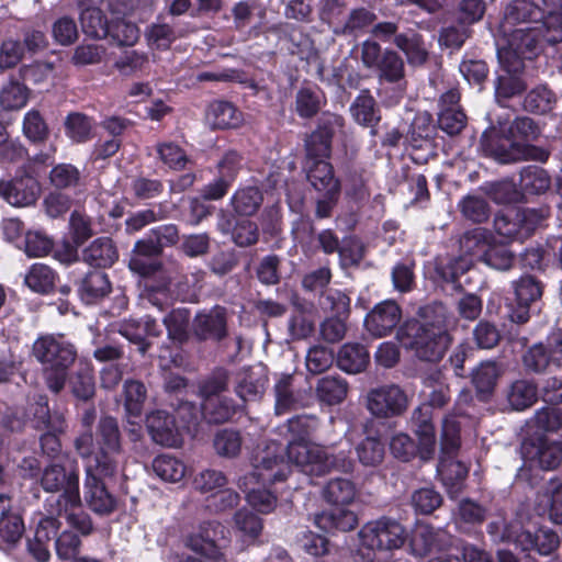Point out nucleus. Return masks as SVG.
Wrapping results in <instances>:
<instances>
[{
  "label": "nucleus",
  "instance_id": "6",
  "mask_svg": "<svg viewBox=\"0 0 562 562\" xmlns=\"http://www.w3.org/2000/svg\"><path fill=\"white\" fill-rule=\"evenodd\" d=\"M550 214L549 205L539 207L508 206L495 214L494 228L498 235L505 238L524 241L543 226Z\"/></svg>",
  "mask_w": 562,
  "mask_h": 562
},
{
  "label": "nucleus",
  "instance_id": "43",
  "mask_svg": "<svg viewBox=\"0 0 562 562\" xmlns=\"http://www.w3.org/2000/svg\"><path fill=\"white\" fill-rule=\"evenodd\" d=\"M538 387L532 381L516 380L507 393V401L515 411H524L537 402Z\"/></svg>",
  "mask_w": 562,
  "mask_h": 562
},
{
  "label": "nucleus",
  "instance_id": "18",
  "mask_svg": "<svg viewBox=\"0 0 562 562\" xmlns=\"http://www.w3.org/2000/svg\"><path fill=\"white\" fill-rule=\"evenodd\" d=\"M40 193L38 181L24 172L10 180H0V198L13 206H29L36 202Z\"/></svg>",
  "mask_w": 562,
  "mask_h": 562
},
{
  "label": "nucleus",
  "instance_id": "2",
  "mask_svg": "<svg viewBox=\"0 0 562 562\" xmlns=\"http://www.w3.org/2000/svg\"><path fill=\"white\" fill-rule=\"evenodd\" d=\"M78 453L88 458V464L105 476H115L122 457V440L119 423L112 416H103L98 422L94 435L86 432L75 440Z\"/></svg>",
  "mask_w": 562,
  "mask_h": 562
},
{
  "label": "nucleus",
  "instance_id": "35",
  "mask_svg": "<svg viewBox=\"0 0 562 562\" xmlns=\"http://www.w3.org/2000/svg\"><path fill=\"white\" fill-rule=\"evenodd\" d=\"M48 396L38 394L31 404L30 411L33 415L34 427L38 430L54 429L65 431L67 425L63 414L58 412L52 413L48 405Z\"/></svg>",
  "mask_w": 562,
  "mask_h": 562
},
{
  "label": "nucleus",
  "instance_id": "31",
  "mask_svg": "<svg viewBox=\"0 0 562 562\" xmlns=\"http://www.w3.org/2000/svg\"><path fill=\"white\" fill-rule=\"evenodd\" d=\"M335 135L334 125L326 121L318 124L305 139V159L304 162L312 160L329 159L331 155V144Z\"/></svg>",
  "mask_w": 562,
  "mask_h": 562
},
{
  "label": "nucleus",
  "instance_id": "52",
  "mask_svg": "<svg viewBox=\"0 0 562 562\" xmlns=\"http://www.w3.org/2000/svg\"><path fill=\"white\" fill-rule=\"evenodd\" d=\"M243 438L239 430L224 428L218 430L213 439L216 453L225 458H235L241 450Z\"/></svg>",
  "mask_w": 562,
  "mask_h": 562
},
{
  "label": "nucleus",
  "instance_id": "4",
  "mask_svg": "<svg viewBox=\"0 0 562 562\" xmlns=\"http://www.w3.org/2000/svg\"><path fill=\"white\" fill-rule=\"evenodd\" d=\"M179 238L176 224H162L150 228L134 244L128 260L130 270L143 278L154 277L162 269L159 258L164 248L175 246Z\"/></svg>",
  "mask_w": 562,
  "mask_h": 562
},
{
  "label": "nucleus",
  "instance_id": "44",
  "mask_svg": "<svg viewBox=\"0 0 562 562\" xmlns=\"http://www.w3.org/2000/svg\"><path fill=\"white\" fill-rule=\"evenodd\" d=\"M263 195L259 188L249 186L238 189L232 196L234 211L241 216H251L260 209Z\"/></svg>",
  "mask_w": 562,
  "mask_h": 562
},
{
  "label": "nucleus",
  "instance_id": "56",
  "mask_svg": "<svg viewBox=\"0 0 562 562\" xmlns=\"http://www.w3.org/2000/svg\"><path fill=\"white\" fill-rule=\"evenodd\" d=\"M358 459L364 467H376L384 458V443L375 437H366L356 448Z\"/></svg>",
  "mask_w": 562,
  "mask_h": 562
},
{
  "label": "nucleus",
  "instance_id": "64",
  "mask_svg": "<svg viewBox=\"0 0 562 562\" xmlns=\"http://www.w3.org/2000/svg\"><path fill=\"white\" fill-rule=\"evenodd\" d=\"M231 235L232 240L238 247L255 245L259 239L258 225L247 217L238 218L235 221Z\"/></svg>",
  "mask_w": 562,
  "mask_h": 562
},
{
  "label": "nucleus",
  "instance_id": "40",
  "mask_svg": "<svg viewBox=\"0 0 562 562\" xmlns=\"http://www.w3.org/2000/svg\"><path fill=\"white\" fill-rule=\"evenodd\" d=\"M316 396L327 405L340 404L348 393V382L339 375H325L317 381Z\"/></svg>",
  "mask_w": 562,
  "mask_h": 562
},
{
  "label": "nucleus",
  "instance_id": "45",
  "mask_svg": "<svg viewBox=\"0 0 562 562\" xmlns=\"http://www.w3.org/2000/svg\"><path fill=\"white\" fill-rule=\"evenodd\" d=\"M356 493V485L351 480L335 477L326 484L324 498L331 505L346 506L353 502Z\"/></svg>",
  "mask_w": 562,
  "mask_h": 562
},
{
  "label": "nucleus",
  "instance_id": "19",
  "mask_svg": "<svg viewBox=\"0 0 562 562\" xmlns=\"http://www.w3.org/2000/svg\"><path fill=\"white\" fill-rule=\"evenodd\" d=\"M524 456L536 461L546 471L557 469L562 462V443L552 441L544 435H538L525 440Z\"/></svg>",
  "mask_w": 562,
  "mask_h": 562
},
{
  "label": "nucleus",
  "instance_id": "9",
  "mask_svg": "<svg viewBox=\"0 0 562 562\" xmlns=\"http://www.w3.org/2000/svg\"><path fill=\"white\" fill-rule=\"evenodd\" d=\"M502 539L507 540L521 552L535 551L540 555H550L560 546V538L554 530L541 526L531 531L526 529L520 522L505 526Z\"/></svg>",
  "mask_w": 562,
  "mask_h": 562
},
{
  "label": "nucleus",
  "instance_id": "59",
  "mask_svg": "<svg viewBox=\"0 0 562 562\" xmlns=\"http://www.w3.org/2000/svg\"><path fill=\"white\" fill-rule=\"evenodd\" d=\"M462 215L473 223H484L488 220L491 207L488 202L476 195H467L459 203Z\"/></svg>",
  "mask_w": 562,
  "mask_h": 562
},
{
  "label": "nucleus",
  "instance_id": "58",
  "mask_svg": "<svg viewBox=\"0 0 562 562\" xmlns=\"http://www.w3.org/2000/svg\"><path fill=\"white\" fill-rule=\"evenodd\" d=\"M54 249V241L41 231H27L23 239V250L30 258L47 256Z\"/></svg>",
  "mask_w": 562,
  "mask_h": 562
},
{
  "label": "nucleus",
  "instance_id": "51",
  "mask_svg": "<svg viewBox=\"0 0 562 562\" xmlns=\"http://www.w3.org/2000/svg\"><path fill=\"white\" fill-rule=\"evenodd\" d=\"M93 120L86 114L71 112L65 121L66 135L76 143H86L92 138Z\"/></svg>",
  "mask_w": 562,
  "mask_h": 562
},
{
  "label": "nucleus",
  "instance_id": "41",
  "mask_svg": "<svg viewBox=\"0 0 562 562\" xmlns=\"http://www.w3.org/2000/svg\"><path fill=\"white\" fill-rule=\"evenodd\" d=\"M237 405L232 398L215 397L204 400L202 404V415L209 424H224L236 415Z\"/></svg>",
  "mask_w": 562,
  "mask_h": 562
},
{
  "label": "nucleus",
  "instance_id": "14",
  "mask_svg": "<svg viewBox=\"0 0 562 562\" xmlns=\"http://www.w3.org/2000/svg\"><path fill=\"white\" fill-rule=\"evenodd\" d=\"M516 305L508 308V318L518 325L527 323L530 318L531 305L541 300L544 284L531 274H522L513 281Z\"/></svg>",
  "mask_w": 562,
  "mask_h": 562
},
{
  "label": "nucleus",
  "instance_id": "50",
  "mask_svg": "<svg viewBox=\"0 0 562 562\" xmlns=\"http://www.w3.org/2000/svg\"><path fill=\"white\" fill-rule=\"evenodd\" d=\"M108 36L111 43L117 46H133L139 38V29L135 23L125 19H112Z\"/></svg>",
  "mask_w": 562,
  "mask_h": 562
},
{
  "label": "nucleus",
  "instance_id": "26",
  "mask_svg": "<svg viewBox=\"0 0 562 562\" xmlns=\"http://www.w3.org/2000/svg\"><path fill=\"white\" fill-rule=\"evenodd\" d=\"M146 427L151 439L158 445L176 447L181 441L175 416L166 411L151 412L146 418Z\"/></svg>",
  "mask_w": 562,
  "mask_h": 562
},
{
  "label": "nucleus",
  "instance_id": "53",
  "mask_svg": "<svg viewBox=\"0 0 562 562\" xmlns=\"http://www.w3.org/2000/svg\"><path fill=\"white\" fill-rule=\"evenodd\" d=\"M499 75L495 81V99L498 103L506 101L526 90V83L520 79L521 72H509Z\"/></svg>",
  "mask_w": 562,
  "mask_h": 562
},
{
  "label": "nucleus",
  "instance_id": "13",
  "mask_svg": "<svg viewBox=\"0 0 562 562\" xmlns=\"http://www.w3.org/2000/svg\"><path fill=\"white\" fill-rule=\"evenodd\" d=\"M408 402L405 390L394 383L371 389L367 395V407L376 418L402 416L408 407Z\"/></svg>",
  "mask_w": 562,
  "mask_h": 562
},
{
  "label": "nucleus",
  "instance_id": "46",
  "mask_svg": "<svg viewBox=\"0 0 562 562\" xmlns=\"http://www.w3.org/2000/svg\"><path fill=\"white\" fill-rule=\"evenodd\" d=\"M123 393L126 414L130 417H140L147 397L145 384L137 380H126L123 385Z\"/></svg>",
  "mask_w": 562,
  "mask_h": 562
},
{
  "label": "nucleus",
  "instance_id": "38",
  "mask_svg": "<svg viewBox=\"0 0 562 562\" xmlns=\"http://www.w3.org/2000/svg\"><path fill=\"white\" fill-rule=\"evenodd\" d=\"M501 371L496 362H482L472 373V384L476 391V397L481 402L490 401L494 393Z\"/></svg>",
  "mask_w": 562,
  "mask_h": 562
},
{
  "label": "nucleus",
  "instance_id": "62",
  "mask_svg": "<svg viewBox=\"0 0 562 562\" xmlns=\"http://www.w3.org/2000/svg\"><path fill=\"white\" fill-rule=\"evenodd\" d=\"M540 25L536 26L541 31L540 38L542 43L548 45H555L562 42V13L549 11L543 19L539 22Z\"/></svg>",
  "mask_w": 562,
  "mask_h": 562
},
{
  "label": "nucleus",
  "instance_id": "24",
  "mask_svg": "<svg viewBox=\"0 0 562 562\" xmlns=\"http://www.w3.org/2000/svg\"><path fill=\"white\" fill-rule=\"evenodd\" d=\"M318 420L311 415H296L286 422V432L289 435L285 454L289 460L301 452V446L305 449L311 448L308 445L312 435L317 428Z\"/></svg>",
  "mask_w": 562,
  "mask_h": 562
},
{
  "label": "nucleus",
  "instance_id": "61",
  "mask_svg": "<svg viewBox=\"0 0 562 562\" xmlns=\"http://www.w3.org/2000/svg\"><path fill=\"white\" fill-rule=\"evenodd\" d=\"M164 189L165 186L160 179L143 175L134 177L131 182L134 198L140 201L158 198L164 192Z\"/></svg>",
  "mask_w": 562,
  "mask_h": 562
},
{
  "label": "nucleus",
  "instance_id": "12",
  "mask_svg": "<svg viewBox=\"0 0 562 562\" xmlns=\"http://www.w3.org/2000/svg\"><path fill=\"white\" fill-rule=\"evenodd\" d=\"M290 461L301 467L304 472L315 476H323L331 471L350 473L355 465L353 461L344 452L333 454L321 448L305 449L303 446H301V452H297Z\"/></svg>",
  "mask_w": 562,
  "mask_h": 562
},
{
  "label": "nucleus",
  "instance_id": "1",
  "mask_svg": "<svg viewBox=\"0 0 562 562\" xmlns=\"http://www.w3.org/2000/svg\"><path fill=\"white\" fill-rule=\"evenodd\" d=\"M429 312L441 319L426 322L415 318L406 319L397 328L396 338L404 349L412 351L420 361L437 363L446 356L452 342V336L445 322V305L435 303L426 306L425 317L429 316Z\"/></svg>",
  "mask_w": 562,
  "mask_h": 562
},
{
  "label": "nucleus",
  "instance_id": "54",
  "mask_svg": "<svg viewBox=\"0 0 562 562\" xmlns=\"http://www.w3.org/2000/svg\"><path fill=\"white\" fill-rule=\"evenodd\" d=\"M479 258L488 267L502 271L509 270L515 261L514 254L505 245H487Z\"/></svg>",
  "mask_w": 562,
  "mask_h": 562
},
{
  "label": "nucleus",
  "instance_id": "17",
  "mask_svg": "<svg viewBox=\"0 0 562 562\" xmlns=\"http://www.w3.org/2000/svg\"><path fill=\"white\" fill-rule=\"evenodd\" d=\"M454 538L443 529L424 525L417 527L409 540L412 553L425 558L434 552L443 553L452 547Z\"/></svg>",
  "mask_w": 562,
  "mask_h": 562
},
{
  "label": "nucleus",
  "instance_id": "8",
  "mask_svg": "<svg viewBox=\"0 0 562 562\" xmlns=\"http://www.w3.org/2000/svg\"><path fill=\"white\" fill-rule=\"evenodd\" d=\"M285 449L277 442H271L258 449L251 457V475L257 483L271 486L284 482L291 474V461L284 458Z\"/></svg>",
  "mask_w": 562,
  "mask_h": 562
},
{
  "label": "nucleus",
  "instance_id": "57",
  "mask_svg": "<svg viewBox=\"0 0 562 562\" xmlns=\"http://www.w3.org/2000/svg\"><path fill=\"white\" fill-rule=\"evenodd\" d=\"M467 122L468 116L463 108H441L438 113V127L449 136L460 134L467 126Z\"/></svg>",
  "mask_w": 562,
  "mask_h": 562
},
{
  "label": "nucleus",
  "instance_id": "29",
  "mask_svg": "<svg viewBox=\"0 0 562 562\" xmlns=\"http://www.w3.org/2000/svg\"><path fill=\"white\" fill-rule=\"evenodd\" d=\"M481 148L486 157L493 158L499 164H512L519 161V142L513 137L498 134H483Z\"/></svg>",
  "mask_w": 562,
  "mask_h": 562
},
{
  "label": "nucleus",
  "instance_id": "49",
  "mask_svg": "<svg viewBox=\"0 0 562 562\" xmlns=\"http://www.w3.org/2000/svg\"><path fill=\"white\" fill-rule=\"evenodd\" d=\"M80 23L82 32L91 38L101 40L109 35L110 22L100 9L82 10Z\"/></svg>",
  "mask_w": 562,
  "mask_h": 562
},
{
  "label": "nucleus",
  "instance_id": "28",
  "mask_svg": "<svg viewBox=\"0 0 562 562\" xmlns=\"http://www.w3.org/2000/svg\"><path fill=\"white\" fill-rule=\"evenodd\" d=\"M551 187V177L548 171L539 166L529 165L524 167L519 173L520 192L513 190V196L507 202H519L522 194L540 195Z\"/></svg>",
  "mask_w": 562,
  "mask_h": 562
},
{
  "label": "nucleus",
  "instance_id": "60",
  "mask_svg": "<svg viewBox=\"0 0 562 562\" xmlns=\"http://www.w3.org/2000/svg\"><path fill=\"white\" fill-rule=\"evenodd\" d=\"M81 173L71 164H58L49 172V182L56 189L76 188L80 182Z\"/></svg>",
  "mask_w": 562,
  "mask_h": 562
},
{
  "label": "nucleus",
  "instance_id": "42",
  "mask_svg": "<svg viewBox=\"0 0 562 562\" xmlns=\"http://www.w3.org/2000/svg\"><path fill=\"white\" fill-rule=\"evenodd\" d=\"M268 381V376L262 372L245 370L237 381L235 392L245 402L255 401L263 394Z\"/></svg>",
  "mask_w": 562,
  "mask_h": 562
},
{
  "label": "nucleus",
  "instance_id": "32",
  "mask_svg": "<svg viewBox=\"0 0 562 562\" xmlns=\"http://www.w3.org/2000/svg\"><path fill=\"white\" fill-rule=\"evenodd\" d=\"M315 524L327 533L347 532L358 526V517L352 510L345 508V506L334 505L333 508L317 514L315 516Z\"/></svg>",
  "mask_w": 562,
  "mask_h": 562
},
{
  "label": "nucleus",
  "instance_id": "34",
  "mask_svg": "<svg viewBox=\"0 0 562 562\" xmlns=\"http://www.w3.org/2000/svg\"><path fill=\"white\" fill-rule=\"evenodd\" d=\"M58 278V273L53 268L35 262L27 269L24 284L34 293L48 295L55 291Z\"/></svg>",
  "mask_w": 562,
  "mask_h": 562
},
{
  "label": "nucleus",
  "instance_id": "10",
  "mask_svg": "<svg viewBox=\"0 0 562 562\" xmlns=\"http://www.w3.org/2000/svg\"><path fill=\"white\" fill-rule=\"evenodd\" d=\"M361 61L368 69L376 71L380 81L398 83L405 79L403 58L395 50H382L376 42L366 41L362 43Z\"/></svg>",
  "mask_w": 562,
  "mask_h": 562
},
{
  "label": "nucleus",
  "instance_id": "3",
  "mask_svg": "<svg viewBox=\"0 0 562 562\" xmlns=\"http://www.w3.org/2000/svg\"><path fill=\"white\" fill-rule=\"evenodd\" d=\"M32 356L42 364L48 390L58 394L65 387L68 370L76 360L75 346L52 334L41 335L33 342Z\"/></svg>",
  "mask_w": 562,
  "mask_h": 562
},
{
  "label": "nucleus",
  "instance_id": "30",
  "mask_svg": "<svg viewBox=\"0 0 562 562\" xmlns=\"http://www.w3.org/2000/svg\"><path fill=\"white\" fill-rule=\"evenodd\" d=\"M304 170L308 183L317 192L341 191V182L328 159L304 162Z\"/></svg>",
  "mask_w": 562,
  "mask_h": 562
},
{
  "label": "nucleus",
  "instance_id": "27",
  "mask_svg": "<svg viewBox=\"0 0 562 562\" xmlns=\"http://www.w3.org/2000/svg\"><path fill=\"white\" fill-rule=\"evenodd\" d=\"M119 257L115 241L108 236L93 239L81 252L82 261L95 270L113 267L117 262Z\"/></svg>",
  "mask_w": 562,
  "mask_h": 562
},
{
  "label": "nucleus",
  "instance_id": "5",
  "mask_svg": "<svg viewBox=\"0 0 562 562\" xmlns=\"http://www.w3.org/2000/svg\"><path fill=\"white\" fill-rule=\"evenodd\" d=\"M541 31L536 26L509 30L503 34L497 47V57L503 70L522 72L525 59H532L542 49Z\"/></svg>",
  "mask_w": 562,
  "mask_h": 562
},
{
  "label": "nucleus",
  "instance_id": "21",
  "mask_svg": "<svg viewBox=\"0 0 562 562\" xmlns=\"http://www.w3.org/2000/svg\"><path fill=\"white\" fill-rule=\"evenodd\" d=\"M76 292L85 305H97L112 292V283L108 273L101 270H89L75 281Z\"/></svg>",
  "mask_w": 562,
  "mask_h": 562
},
{
  "label": "nucleus",
  "instance_id": "23",
  "mask_svg": "<svg viewBox=\"0 0 562 562\" xmlns=\"http://www.w3.org/2000/svg\"><path fill=\"white\" fill-rule=\"evenodd\" d=\"M292 306L289 319V331L293 339H304L315 331V305L306 299L293 293L290 299Z\"/></svg>",
  "mask_w": 562,
  "mask_h": 562
},
{
  "label": "nucleus",
  "instance_id": "39",
  "mask_svg": "<svg viewBox=\"0 0 562 562\" xmlns=\"http://www.w3.org/2000/svg\"><path fill=\"white\" fill-rule=\"evenodd\" d=\"M191 311L188 307L171 310L162 319L167 329L168 338L173 342L183 345L189 341V325Z\"/></svg>",
  "mask_w": 562,
  "mask_h": 562
},
{
  "label": "nucleus",
  "instance_id": "48",
  "mask_svg": "<svg viewBox=\"0 0 562 562\" xmlns=\"http://www.w3.org/2000/svg\"><path fill=\"white\" fill-rule=\"evenodd\" d=\"M153 470L164 481L179 482L186 474V465L178 458L162 453L153 460Z\"/></svg>",
  "mask_w": 562,
  "mask_h": 562
},
{
  "label": "nucleus",
  "instance_id": "33",
  "mask_svg": "<svg viewBox=\"0 0 562 562\" xmlns=\"http://www.w3.org/2000/svg\"><path fill=\"white\" fill-rule=\"evenodd\" d=\"M370 363V352L360 342L344 344L336 356L337 367L349 374L363 372Z\"/></svg>",
  "mask_w": 562,
  "mask_h": 562
},
{
  "label": "nucleus",
  "instance_id": "15",
  "mask_svg": "<svg viewBox=\"0 0 562 562\" xmlns=\"http://www.w3.org/2000/svg\"><path fill=\"white\" fill-rule=\"evenodd\" d=\"M111 476H109L110 479ZM102 472L94 469V465L87 464L83 483V497L87 506L98 515H110L117 507L115 496L109 492Z\"/></svg>",
  "mask_w": 562,
  "mask_h": 562
},
{
  "label": "nucleus",
  "instance_id": "36",
  "mask_svg": "<svg viewBox=\"0 0 562 562\" xmlns=\"http://www.w3.org/2000/svg\"><path fill=\"white\" fill-rule=\"evenodd\" d=\"M364 175V168L353 164L348 165L345 170L346 198L358 206L364 205L371 195Z\"/></svg>",
  "mask_w": 562,
  "mask_h": 562
},
{
  "label": "nucleus",
  "instance_id": "25",
  "mask_svg": "<svg viewBox=\"0 0 562 562\" xmlns=\"http://www.w3.org/2000/svg\"><path fill=\"white\" fill-rule=\"evenodd\" d=\"M543 13L544 9L532 0H513L505 7L499 30L502 34H507L517 24L539 23Z\"/></svg>",
  "mask_w": 562,
  "mask_h": 562
},
{
  "label": "nucleus",
  "instance_id": "63",
  "mask_svg": "<svg viewBox=\"0 0 562 562\" xmlns=\"http://www.w3.org/2000/svg\"><path fill=\"white\" fill-rule=\"evenodd\" d=\"M81 548L80 537L70 530H64L55 539V550L61 561H75Z\"/></svg>",
  "mask_w": 562,
  "mask_h": 562
},
{
  "label": "nucleus",
  "instance_id": "37",
  "mask_svg": "<svg viewBox=\"0 0 562 562\" xmlns=\"http://www.w3.org/2000/svg\"><path fill=\"white\" fill-rule=\"evenodd\" d=\"M187 547L201 554V558L186 555L179 562H218L222 552L215 539L210 538L209 530L192 535L187 540Z\"/></svg>",
  "mask_w": 562,
  "mask_h": 562
},
{
  "label": "nucleus",
  "instance_id": "47",
  "mask_svg": "<svg viewBox=\"0 0 562 562\" xmlns=\"http://www.w3.org/2000/svg\"><path fill=\"white\" fill-rule=\"evenodd\" d=\"M205 119L213 130L237 128L244 121L239 108H207Z\"/></svg>",
  "mask_w": 562,
  "mask_h": 562
},
{
  "label": "nucleus",
  "instance_id": "20",
  "mask_svg": "<svg viewBox=\"0 0 562 562\" xmlns=\"http://www.w3.org/2000/svg\"><path fill=\"white\" fill-rule=\"evenodd\" d=\"M402 310L395 301L386 300L378 303L364 318L366 329L375 337L390 335L398 325Z\"/></svg>",
  "mask_w": 562,
  "mask_h": 562
},
{
  "label": "nucleus",
  "instance_id": "55",
  "mask_svg": "<svg viewBox=\"0 0 562 562\" xmlns=\"http://www.w3.org/2000/svg\"><path fill=\"white\" fill-rule=\"evenodd\" d=\"M486 11L484 0H459L453 15L457 24L470 25L482 20Z\"/></svg>",
  "mask_w": 562,
  "mask_h": 562
},
{
  "label": "nucleus",
  "instance_id": "16",
  "mask_svg": "<svg viewBox=\"0 0 562 562\" xmlns=\"http://www.w3.org/2000/svg\"><path fill=\"white\" fill-rule=\"evenodd\" d=\"M192 334L198 342H222L228 337L226 308L215 305L198 312L192 321Z\"/></svg>",
  "mask_w": 562,
  "mask_h": 562
},
{
  "label": "nucleus",
  "instance_id": "22",
  "mask_svg": "<svg viewBox=\"0 0 562 562\" xmlns=\"http://www.w3.org/2000/svg\"><path fill=\"white\" fill-rule=\"evenodd\" d=\"M411 428L419 441L420 458L430 459L436 449V429L432 423L431 405L420 404L411 417Z\"/></svg>",
  "mask_w": 562,
  "mask_h": 562
},
{
  "label": "nucleus",
  "instance_id": "7",
  "mask_svg": "<svg viewBox=\"0 0 562 562\" xmlns=\"http://www.w3.org/2000/svg\"><path fill=\"white\" fill-rule=\"evenodd\" d=\"M40 483L45 492H59L58 496L52 498L54 503H49L52 509L63 507L64 510H69L79 505V470L76 465L67 468L50 463L44 468Z\"/></svg>",
  "mask_w": 562,
  "mask_h": 562
},
{
  "label": "nucleus",
  "instance_id": "11",
  "mask_svg": "<svg viewBox=\"0 0 562 562\" xmlns=\"http://www.w3.org/2000/svg\"><path fill=\"white\" fill-rule=\"evenodd\" d=\"M359 537L363 547L376 551L400 549L407 539L405 528L389 517L369 521L361 528Z\"/></svg>",
  "mask_w": 562,
  "mask_h": 562
}]
</instances>
